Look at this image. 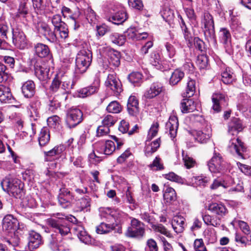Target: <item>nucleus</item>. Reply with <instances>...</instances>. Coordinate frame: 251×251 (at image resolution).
I'll list each match as a JSON object with an SVG mask.
<instances>
[{"instance_id": "1", "label": "nucleus", "mask_w": 251, "mask_h": 251, "mask_svg": "<svg viewBox=\"0 0 251 251\" xmlns=\"http://www.w3.org/2000/svg\"><path fill=\"white\" fill-rule=\"evenodd\" d=\"M3 190L16 198H20L23 193L24 184L16 178L7 176L0 182Z\"/></svg>"}, {"instance_id": "2", "label": "nucleus", "mask_w": 251, "mask_h": 251, "mask_svg": "<svg viewBox=\"0 0 251 251\" xmlns=\"http://www.w3.org/2000/svg\"><path fill=\"white\" fill-rule=\"evenodd\" d=\"M76 80H72L67 75H56L52 80L50 89L52 93L62 90L70 91L74 88Z\"/></svg>"}, {"instance_id": "3", "label": "nucleus", "mask_w": 251, "mask_h": 251, "mask_svg": "<svg viewBox=\"0 0 251 251\" xmlns=\"http://www.w3.org/2000/svg\"><path fill=\"white\" fill-rule=\"evenodd\" d=\"M92 60V53L90 50L80 51L75 58V73H84L90 66Z\"/></svg>"}, {"instance_id": "4", "label": "nucleus", "mask_w": 251, "mask_h": 251, "mask_svg": "<svg viewBox=\"0 0 251 251\" xmlns=\"http://www.w3.org/2000/svg\"><path fill=\"white\" fill-rule=\"evenodd\" d=\"M202 23L204 25L203 32L205 39L216 46L217 41L212 16L208 13H205Z\"/></svg>"}, {"instance_id": "5", "label": "nucleus", "mask_w": 251, "mask_h": 251, "mask_svg": "<svg viewBox=\"0 0 251 251\" xmlns=\"http://www.w3.org/2000/svg\"><path fill=\"white\" fill-rule=\"evenodd\" d=\"M48 224L55 232L60 234L62 236L67 235L70 232V223L63 218L49 219Z\"/></svg>"}, {"instance_id": "6", "label": "nucleus", "mask_w": 251, "mask_h": 251, "mask_svg": "<svg viewBox=\"0 0 251 251\" xmlns=\"http://www.w3.org/2000/svg\"><path fill=\"white\" fill-rule=\"evenodd\" d=\"M145 233V225L139 220L132 218L130 226L128 227L125 233L128 237L141 238Z\"/></svg>"}, {"instance_id": "7", "label": "nucleus", "mask_w": 251, "mask_h": 251, "mask_svg": "<svg viewBox=\"0 0 251 251\" xmlns=\"http://www.w3.org/2000/svg\"><path fill=\"white\" fill-rule=\"evenodd\" d=\"M123 220H115L113 222H102L96 227V232L99 234H106L114 231L115 233H122Z\"/></svg>"}, {"instance_id": "8", "label": "nucleus", "mask_w": 251, "mask_h": 251, "mask_svg": "<svg viewBox=\"0 0 251 251\" xmlns=\"http://www.w3.org/2000/svg\"><path fill=\"white\" fill-rule=\"evenodd\" d=\"M209 171L214 174L224 173L226 168V162L219 153L215 152L213 156L208 162Z\"/></svg>"}, {"instance_id": "9", "label": "nucleus", "mask_w": 251, "mask_h": 251, "mask_svg": "<svg viewBox=\"0 0 251 251\" xmlns=\"http://www.w3.org/2000/svg\"><path fill=\"white\" fill-rule=\"evenodd\" d=\"M49 21H50L54 26V30L59 32L60 37L62 39H66L68 36V29L67 25L62 20L60 14H55L51 17H49Z\"/></svg>"}, {"instance_id": "10", "label": "nucleus", "mask_w": 251, "mask_h": 251, "mask_svg": "<svg viewBox=\"0 0 251 251\" xmlns=\"http://www.w3.org/2000/svg\"><path fill=\"white\" fill-rule=\"evenodd\" d=\"M83 114L82 111L76 108H71L67 112L66 124L70 128L75 127L82 120Z\"/></svg>"}, {"instance_id": "11", "label": "nucleus", "mask_w": 251, "mask_h": 251, "mask_svg": "<svg viewBox=\"0 0 251 251\" xmlns=\"http://www.w3.org/2000/svg\"><path fill=\"white\" fill-rule=\"evenodd\" d=\"M100 216L107 222H113L115 220H123L124 213L109 207L99 208Z\"/></svg>"}, {"instance_id": "12", "label": "nucleus", "mask_w": 251, "mask_h": 251, "mask_svg": "<svg viewBox=\"0 0 251 251\" xmlns=\"http://www.w3.org/2000/svg\"><path fill=\"white\" fill-rule=\"evenodd\" d=\"M77 199L75 195L71 193L68 189L65 187L60 189L58 200L60 205L63 208L69 207L74 201L77 200Z\"/></svg>"}, {"instance_id": "13", "label": "nucleus", "mask_w": 251, "mask_h": 251, "mask_svg": "<svg viewBox=\"0 0 251 251\" xmlns=\"http://www.w3.org/2000/svg\"><path fill=\"white\" fill-rule=\"evenodd\" d=\"M107 88L110 89L114 95L118 96L123 91L122 85L120 80L114 74H109L105 82Z\"/></svg>"}, {"instance_id": "14", "label": "nucleus", "mask_w": 251, "mask_h": 251, "mask_svg": "<svg viewBox=\"0 0 251 251\" xmlns=\"http://www.w3.org/2000/svg\"><path fill=\"white\" fill-rule=\"evenodd\" d=\"M12 42L14 46L20 50H24L27 46V40L25 33L18 29L13 31Z\"/></svg>"}, {"instance_id": "15", "label": "nucleus", "mask_w": 251, "mask_h": 251, "mask_svg": "<svg viewBox=\"0 0 251 251\" xmlns=\"http://www.w3.org/2000/svg\"><path fill=\"white\" fill-rule=\"evenodd\" d=\"M95 149L99 152L106 155H111L116 150V146L114 141L107 140L104 144L98 142L95 144Z\"/></svg>"}, {"instance_id": "16", "label": "nucleus", "mask_w": 251, "mask_h": 251, "mask_svg": "<svg viewBox=\"0 0 251 251\" xmlns=\"http://www.w3.org/2000/svg\"><path fill=\"white\" fill-rule=\"evenodd\" d=\"M39 31L44 37L51 43H55L57 41V37L54 29L45 23H41L38 27Z\"/></svg>"}, {"instance_id": "17", "label": "nucleus", "mask_w": 251, "mask_h": 251, "mask_svg": "<svg viewBox=\"0 0 251 251\" xmlns=\"http://www.w3.org/2000/svg\"><path fill=\"white\" fill-rule=\"evenodd\" d=\"M212 108L216 112L221 111L222 109L227 105L225 96L221 93H215L212 95Z\"/></svg>"}, {"instance_id": "18", "label": "nucleus", "mask_w": 251, "mask_h": 251, "mask_svg": "<svg viewBox=\"0 0 251 251\" xmlns=\"http://www.w3.org/2000/svg\"><path fill=\"white\" fill-rule=\"evenodd\" d=\"M17 219L11 215L5 216L2 221V228L8 232H14L18 227Z\"/></svg>"}, {"instance_id": "19", "label": "nucleus", "mask_w": 251, "mask_h": 251, "mask_svg": "<svg viewBox=\"0 0 251 251\" xmlns=\"http://www.w3.org/2000/svg\"><path fill=\"white\" fill-rule=\"evenodd\" d=\"M35 74L41 81H45L49 77L50 69L44 63L37 62L34 65Z\"/></svg>"}, {"instance_id": "20", "label": "nucleus", "mask_w": 251, "mask_h": 251, "mask_svg": "<svg viewBox=\"0 0 251 251\" xmlns=\"http://www.w3.org/2000/svg\"><path fill=\"white\" fill-rule=\"evenodd\" d=\"M127 110L128 114L133 117H137L140 113L139 102L134 96H130L127 101Z\"/></svg>"}, {"instance_id": "21", "label": "nucleus", "mask_w": 251, "mask_h": 251, "mask_svg": "<svg viewBox=\"0 0 251 251\" xmlns=\"http://www.w3.org/2000/svg\"><path fill=\"white\" fill-rule=\"evenodd\" d=\"M178 127V121L176 116L170 117L169 121L166 124V129L169 132L170 137L173 140L176 136Z\"/></svg>"}, {"instance_id": "22", "label": "nucleus", "mask_w": 251, "mask_h": 251, "mask_svg": "<svg viewBox=\"0 0 251 251\" xmlns=\"http://www.w3.org/2000/svg\"><path fill=\"white\" fill-rule=\"evenodd\" d=\"M162 91V84L158 82H154L151 84L149 89H147L144 96L147 99H153L158 96Z\"/></svg>"}, {"instance_id": "23", "label": "nucleus", "mask_w": 251, "mask_h": 251, "mask_svg": "<svg viewBox=\"0 0 251 251\" xmlns=\"http://www.w3.org/2000/svg\"><path fill=\"white\" fill-rule=\"evenodd\" d=\"M161 143L160 138H158L152 142L150 141H146V146L145 147L144 152L147 157H150L152 154L156 151L160 147Z\"/></svg>"}, {"instance_id": "24", "label": "nucleus", "mask_w": 251, "mask_h": 251, "mask_svg": "<svg viewBox=\"0 0 251 251\" xmlns=\"http://www.w3.org/2000/svg\"><path fill=\"white\" fill-rule=\"evenodd\" d=\"M208 210L216 215L217 217H223L227 213V210L226 206L221 203H212L209 205Z\"/></svg>"}, {"instance_id": "25", "label": "nucleus", "mask_w": 251, "mask_h": 251, "mask_svg": "<svg viewBox=\"0 0 251 251\" xmlns=\"http://www.w3.org/2000/svg\"><path fill=\"white\" fill-rule=\"evenodd\" d=\"M100 83L99 78L96 79L94 82V85H91L80 89L79 92V96L81 98H85L91 96L98 91Z\"/></svg>"}, {"instance_id": "26", "label": "nucleus", "mask_w": 251, "mask_h": 251, "mask_svg": "<svg viewBox=\"0 0 251 251\" xmlns=\"http://www.w3.org/2000/svg\"><path fill=\"white\" fill-rule=\"evenodd\" d=\"M125 38L131 40H143L148 37L147 32L139 33L135 28H129L125 32Z\"/></svg>"}, {"instance_id": "27", "label": "nucleus", "mask_w": 251, "mask_h": 251, "mask_svg": "<svg viewBox=\"0 0 251 251\" xmlns=\"http://www.w3.org/2000/svg\"><path fill=\"white\" fill-rule=\"evenodd\" d=\"M42 240L41 235L34 231H31L28 236V247L31 250L35 249L42 244Z\"/></svg>"}, {"instance_id": "28", "label": "nucleus", "mask_w": 251, "mask_h": 251, "mask_svg": "<svg viewBox=\"0 0 251 251\" xmlns=\"http://www.w3.org/2000/svg\"><path fill=\"white\" fill-rule=\"evenodd\" d=\"M228 148L231 151H234L237 154L243 158V156L240 151H245L246 148L243 143L239 138L232 139L229 143Z\"/></svg>"}, {"instance_id": "29", "label": "nucleus", "mask_w": 251, "mask_h": 251, "mask_svg": "<svg viewBox=\"0 0 251 251\" xmlns=\"http://www.w3.org/2000/svg\"><path fill=\"white\" fill-rule=\"evenodd\" d=\"M73 229L74 233L77 235L82 242L88 244L91 242L90 236L87 233L82 226L75 225Z\"/></svg>"}, {"instance_id": "30", "label": "nucleus", "mask_w": 251, "mask_h": 251, "mask_svg": "<svg viewBox=\"0 0 251 251\" xmlns=\"http://www.w3.org/2000/svg\"><path fill=\"white\" fill-rule=\"evenodd\" d=\"M230 26L235 35L238 37H242L244 34V29L242 27L241 23L236 17L231 19Z\"/></svg>"}, {"instance_id": "31", "label": "nucleus", "mask_w": 251, "mask_h": 251, "mask_svg": "<svg viewBox=\"0 0 251 251\" xmlns=\"http://www.w3.org/2000/svg\"><path fill=\"white\" fill-rule=\"evenodd\" d=\"M108 60L110 65L118 67L120 64V52L113 49H109L107 51Z\"/></svg>"}, {"instance_id": "32", "label": "nucleus", "mask_w": 251, "mask_h": 251, "mask_svg": "<svg viewBox=\"0 0 251 251\" xmlns=\"http://www.w3.org/2000/svg\"><path fill=\"white\" fill-rule=\"evenodd\" d=\"M34 50L37 56L40 58H44L50 54L49 47L43 43H38L34 45Z\"/></svg>"}, {"instance_id": "33", "label": "nucleus", "mask_w": 251, "mask_h": 251, "mask_svg": "<svg viewBox=\"0 0 251 251\" xmlns=\"http://www.w3.org/2000/svg\"><path fill=\"white\" fill-rule=\"evenodd\" d=\"M127 19V14L126 11L122 10L110 16L108 21L115 25H119L124 22Z\"/></svg>"}, {"instance_id": "34", "label": "nucleus", "mask_w": 251, "mask_h": 251, "mask_svg": "<svg viewBox=\"0 0 251 251\" xmlns=\"http://www.w3.org/2000/svg\"><path fill=\"white\" fill-rule=\"evenodd\" d=\"M22 91L25 97L31 98L35 94V84L33 81L28 80L24 83L22 87Z\"/></svg>"}, {"instance_id": "35", "label": "nucleus", "mask_w": 251, "mask_h": 251, "mask_svg": "<svg viewBox=\"0 0 251 251\" xmlns=\"http://www.w3.org/2000/svg\"><path fill=\"white\" fill-rule=\"evenodd\" d=\"M196 139L200 143H206L211 136V129L207 127L202 130H197L195 131Z\"/></svg>"}, {"instance_id": "36", "label": "nucleus", "mask_w": 251, "mask_h": 251, "mask_svg": "<svg viewBox=\"0 0 251 251\" xmlns=\"http://www.w3.org/2000/svg\"><path fill=\"white\" fill-rule=\"evenodd\" d=\"M222 81L226 84L232 83L236 79V76L229 67L226 68L221 73Z\"/></svg>"}, {"instance_id": "37", "label": "nucleus", "mask_w": 251, "mask_h": 251, "mask_svg": "<svg viewBox=\"0 0 251 251\" xmlns=\"http://www.w3.org/2000/svg\"><path fill=\"white\" fill-rule=\"evenodd\" d=\"M220 38L225 47H228L230 45L231 36L230 33L226 28H221L219 31Z\"/></svg>"}, {"instance_id": "38", "label": "nucleus", "mask_w": 251, "mask_h": 251, "mask_svg": "<svg viewBox=\"0 0 251 251\" xmlns=\"http://www.w3.org/2000/svg\"><path fill=\"white\" fill-rule=\"evenodd\" d=\"M163 192V198L167 202H171L176 200V194L173 188L165 185Z\"/></svg>"}, {"instance_id": "39", "label": "nucleus", "mask_w": 251, "mask_h": 251, "mask_svg": "<svg viewBox=\"0 0 251 251\" xmlns=\"http://www.w3.org/2000/svg\"><path fill=\"white\" fill-rule=\"evenodd\" d=\"M184 219L182 217L176 216L174 218L172 226L176 233H180L184 230Z\"/></svg>"}, {"instance_id": "40", "label": "nucleus", "mask_w": 251, "mask_h": 251, "mask_svg": "<svg viewBox=\"0 0 251 251\" xmlns=\"http://www.w3.org/2000/svg\"><path fill=\"white\" fill-rule=\"evenodd\" d=\"M28 14V8L27 6V3L25 0H23L20 2L16 16L19 18H23L27 21L29 17Z\"/></svg>"}, {"instance_id": "41", "label": "nucleus", "mask_w": 251, "mask_h": 251, "mask_svg": "<svg viewBox=\"0 0 251 251\" xmlns=\"http://www.w3.org/2000/svg\"><path fill=\"white\" fill-rule=\"evenodd\" d=\"M180 105V108L182 113L192 112L196 109L194 102L192 100L184 99L181 101Z\"/></svg>"}, {"instance_id": "42", "label": "nucleus", "mask_w": 251, "mask_h": 251, "mask_svg": "<svg viewBox=\"0 0 251 251\" xmlns=\"http://www.w3.org/2000/svg\"><path fill=\"white\" fill-rule=\"evenodd\" d=\"M184 76V72L179 69H176L172 73L169 83L171 85H176L181 81Z\"/></svg>"}, {"instance_id": "43", "label": "nucleus", "mask_w": 251, "mask_h": 251, "mask_svg": "<svg viewBox=\"0 0 251 251\" xmlns=\"http://www.w3.org/2000/svg\"><path fill=\"white\" fill-rule=\"evenodd\" d=\"M50 140V135L49 129L47 127L41 129L38 137L39 144L41 147L47 145Z\"/></svg>"}, {"instance_id": "44", "label": "nucleus", "mask_w": 251, "mask_h": 251, "mask_svg": "<svg viewBox=\"0 0 251 251\" xmlns=\"http://www.w3.org/2000/svg\"><path fill=\"white\" fill-rule=\"evenodd\" d=\"M65 149V147L64 146L60 145L55 146L52 150L48 151H45L44 153L46 156V160L48 161L50 160V157L55 155L59 156L63 152Z\"/></svg>"}, {"instance_id": "45", "label": "nucleus", "mask_w": 251, "mask_h": 251, "mask_svg": "<svg viewBox=\"0 0 251 251\" xmlns=\"http://www.w3.org/2000/svg\"><path fill=\"white\" fill-rule=\"evenodd\" d=\"M12 97L9 88L3 85H0V101L2 102H7L11 100Z\"/></svg>"}, {"instance_id": "46", "label": "nucleus", "mask_w": 251, "mask_h": 251, "mask_svg": "<svg viewBox=\"0 0 251 251\" xmlns=\"http://www.w3.org/2000/svg\"><path fill=\"white\" fill-rule=\"evenodd\" d=\"M202 219L204 223L207 225L217 227L221 224V218L220 217H213L209 214L202 215Z\"/></svg>"}, {"instance_id": "47", "label": "nucleus", "mask_w": 251, "mask_h": 251, "mask_svg": "<svg viewBox=\"0 0 251 251\" xmlns=\"http://www.w3.org/2000/svg\"><path fill=\"white\" fill-rule=\"evenodd\" d=\"M196 90V81L195 80L189 78L187 83V87L184 97L190 98L192 97Z\"/></svg>"}, {"instance_id": "48", "label": "nucleus", "mask_w": 251, "mask_h": 251, "mask_svg": "<svg viewBox=\"0 0 251 251\" xmlns=\"http://www.w3.org/2000/svg\"><path fill=\"white\" fill-rule=\"evenodd\" d=\"M243 128L242 122L237 118H234L229 123L228 125V131L233 134L231 132L233 130L238 132L241 131Z\"/></svg>"}, {"instance_id": "49", "label": "nucleus", "mask_w": 251, "mask_h": 251, "mask_svg": "<svg viewBox=\"0 0 251 251\" xmlns=\"http://www.w3.org/2000/svg\"><path fill=\"white\" fill-rule=\"evenodd\" d=\"M109 39L112 43L120 46L123 45L126 42L125 36L118 33H112Z\"/></svg>"}, {"instance_id": "50", "label": "nucleus", "mask_w": 251, "mask_h": 251, "mask_svg": "<svg viewBox=\"0 0 251 251\" xmlns=\"http://www.w3.org/2000/svg\"><path fill=\"white\" fill-rule=\"evenodd\" d=\"M160 13L163 19L167 22H171L175 17L173 10L169 7L163 8Z\"/></svg>"}, {"instance_id": "51", "label": "nucleus", "mask_w": 251, "mask_h": 251, "mask_svg": "<svg viewBox=\"0 0 251 251\" xmlns=\"http://www.w3.org/2000/svg\"><path fill=\"white\" fill-rule=\"evenodd\" d=\"M8 32V27L2 18H0V40L5 41L7 38V33Z\"/></svg>"}, {"instance_id": "52", "label": "nucleus", "mask_w": 251, "mask_h": 251, "mask_svg": "<svg viewBox=\"0 0 251 251\" xmlns=\"http://www.w3.org/2000/svg\"><path fill=\"white\" fill-rule=\"evenodd\" d=\"M122 106L117 101H112L109 103L106 107V110L109 113H119L122 110Z\"/></svg>"}, {"instance_id": "53", "label": "nucleus", "mask_w": 251, "mask_h": 251, "mask_svg": "<svg viewBox=\"0 0 251 251\" xmlns=\"http://www.w3.org/2000/svg\"><path fill=\"white\" fill-rule=\"evenodd\" d=\"M182 155L184 165L187 169H190L194 167L196 161L193 158L185 154L184 151H182Z\"/></svg>"}, {"instance_id": "54", "label": "nucleus", "mask_w": 251, "mask_h": 251, "mask_svg": "<svg viewBox=\"0 0 251 251\" xmlns=\"http://www.w3.org/2000/svg\"><path fill=\"white\" fill-rule=\"evenodd\" d=\"M142 75L139 72H132L128 75L129 81L134 85H138L142 80Z\"/></svg>"}, {"instance_id": "55", "label": "nucleus", "mask_w": 251, "mask_h": 251, "mask_svg": "<svg viewBox=\"0 0 251 251\" xmlns=\"http://www.w3.org/2000/svg\"><path fill=\"white\" fill-rule=\"evenodd\" d=\"M192 181L200 186H205L210 181V178L208 177L204 176H193L192 178Z\"/></svg>"}, {"instance_id": "56", "label": "nucleus", "mask_w": 251, "mask_h": 251, "mask_svg": "<svg viewBox=\"0 0 251 251\" xmlns=\"http://www.w3.org/2000/svg\"><path fill=\"white\" fill-rule=\"evenodd\" d=\"M159 124L156 122L153 123L150 128L147 138L148 141H151L155 137L158 132Z\"/></svg>"}, {"instance_id": "57", "label": "nucleus", "mask_w": 251, "mask_h": 251, "mask_svg": "<svg viewBox=\"0 0 251 251\" xmlns=\"http://www.w3.org/2000/svg\"><path fill=\"white\" fill-rule=\"evenodd\" d=\"M208 58L206 55H199L197 58L196 63L200 69L206 68L208 65Z\"/></svg>"}, {"instance_id": "58", "label": "nucleus", "mask_w": 251, "mask_h": 251, "mask_svg": "<svg viewBox=\"0 0 251 251\" xmlns=\"http://www.w3.org/2000/svg\"><path fill=\"white\" fill-rule=\"evenodd\" d=\"M164 177L167 179L172 181L181 184H183L184 183V179L180 176L175 174L174 172H170L168 174L164 175Z\"/></svg>"}, {"instance_id": "59", "label": "nucleus", "mask_w": 251, "mask_h": 251, "mask_svg": "<svg viewBox=\"0 0 251 251\" xmlns=\"http://www.w3.org/2000/svg\"><path fill=\"white\" fill-rule=\"evenodd\" d=\"M116 118L111 115H107L103 117L102 120V125L109 127L113 126L116 122Z\"/></svg>"}, {"instance_id": "60", "label": "nucleus", "mask_w": 251, "mask_h": 251, "mask_svg": "<svg viewBox=\"0 0 251 251\" xmlns=\"http://www.w3.org/2000/svg\"><path fill=\"white\" fill-rule=\"evenodd\" d=\"M149 167L154 170H161L164 169L163 165L161 163V159L156 156L152 163L149 165Z\"/></svg>"}, {"instance_id": "61", "label": "nucleus", "mask_w": 251, "mask_h": 251, "mask_svg": "<svg viewBox=\"0 0 251 251\" xmlns=\"http://www.w3.org/2000/svg\"><path fill=\"white\" fill-rule=\"evenodd\" d=\"M151 63L158 69L161 68V61L158 53H153L151 55Z\"/></svg>"}, {"instance_id": "62", "label": "nucleus", "mask_w": 251, "mask_h": 251, "mask_svg": "<svg viewBox=\"0 0 251 251\" xmlns=\"http://www.w3.org/2000/svg\"><path fill=\"white\" fill-rule=\"evenodd\" d=\"M70 91L62 90L60 91V94H57L55 96V98L56 100L61 104V103H65L69 96Z\"/></svg>"}, {"instance_id": "63", "label": "nucleus", "mask_w": 251, "mask_h": 251, "mask_svg": "<svg viewBox=\"0 0 251 251\" xmlns=\"http://www.w3.org/2000/svg\"><path fill=\"white\" fill-rule=\"evenodd\" d=\"M78 200H79V199H78ZM90 198L89 197L85 196L81 198L79 200V203H78L77 204L81 210H83L85 208L90 206Z\"/></svg>"}, {"instance_id": "64", "label": "nucleus", "mask_w": 251, "mask_h": 251, "mask_svg": "<svg viewBox=\"0 0 251 251\" xmlns=\"http://www.w3.org/2000/svg\"><path fill=\"white\" fill-rule=\"evenodd\" d=\"M110 133V129L108 126H105L103 125L100 126L98 127L97 130V136L98 137H103L107 136Z\"/></svg>"}]
</instances>
